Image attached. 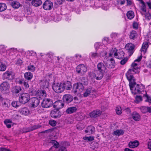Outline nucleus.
Listing matches in <instances>:
<instances>
[{
	"label": "nucleus",
	"instance_id": "f257e3e1",
	"mask_svg": "<svg viewBox=\"0 0 151 151\" xmlns=\"http://www.w3.org/2000/svg\"><path fill=\"white\" fill-rule=\"evenodd\" d=\"M124 53L122 50H120L117 51L116 48H112L109 54L110 57L114 55L116 58L120 59L124 57Z\"/></svg>",
	"mask_w": 151,
	"mask_h": 151
},
{
	"label": "nucleus",
	"instance_id": "f03ea898",
	"mask_svg": "<svg viewBox=\"0 0 151 151\" xmlns=\"http://www.w3.org/2000/svg\"><path fill=\"white\" fill-rule=\"evenodd\" d=\"M131 69H129L126 74V76L129 82V86L130 88H132L133 85L136 84L134 78L133 76V72H131Z\"/></svg>",
	"mask_w": 151,
	"mask_h": 151
},
{
	"label": "nucleus",
	"instance_id": "7ed1b4c3",
	"mask_svg": "<svg viewBox=\"0 0 151 151\" xmlns=\"http://www.w3.org/2000/svg\"><path fill=\"white\" fill-rule=\"evenodd\" d=\"M142 56L140 55L137 59H136L134 62L132 63L131 65V68L129 69L132 70L131 72L134 73H137L140 71V69L138 67V64L135 63L137 61L139 62L142 58Z\"/></svg>",
	"mask_w": 151,
	"mask_h": 151
},
{
	"label": "nucleus",
	"instance_id": "20e7f679",
	"mask_svg": "<svg viewBox=\"0 0 151 151\" xmlns=\"http://www.w3.org/2000/svg\"><path fill=\"white\" fill-rule=\"evenodd\" d=\"M84 87L81 83H77L73 85L72 91L74 93H80L84 90Z\"/></svg>",
	"mask_w": 151,
	"mask_h": 151
},
{
	"label": "nucleus",
	"instance_id": "39448f33",
	"mask_svg": "<svg viewBox=\"0 0 151 151\" xmlns=\"http://www.w3.org/2000/svg\"><path fill=\"white\" fill-rule=\"evenodd\" d=\"M10 84L7 81H4L0 85V91L3 93H7L9 91Z\"/></svg>",
	"mask_w": 151,
	"mask_h": 151
},
{
	"label": "nucleus",
	"instance_id": "423d86ee",
	"mask_svg": "<svg viewBox=\"0 0 151 151\" xmlns=\"http://www.w3.org/2000/svg\"><path fill=\"white\" fill-rule=\"evenodd\" d=\"M30 98V95L28 94L23 93L20 95L19 101L20 102L25 104L29 101Z\"/></svg>",
	"mask_w": 151,
	"mask_h": 151
},
{
	"label": "nucleus",
	"instance_id": "0eeeda50",
	"mask_svg": "<svg viewBox=\"0 0 151 151\" xmlns=\"http://www.w3.org/2000/svg\"><path fill=\"white\" fill-rule=\"evenodd\" d=\"M104 73L97 70L95 73H91L89 75L91 78H96L97 80H100L103 78Z\"/></svg>",
	"mask_w": 151,
	"mask_h": 151
},
{
	"label": "nucleus",
	"instance_id": "6e6552de",
	"mask_svg": "<svg viewBox=\"0 0 151 151\" xmlns=\"http://www.w3.org/2000/svg\"><path fill=\"white\" fill-rule=\"evenodd\" d=\"M3 76L4 79L12 80L14 78L15 74L12 71L7 70L3 74Z\"/></svg>",
	"mask_w": 151,
	"mask_h": 151
},
{
	"label": "nucleus",
	"instance_id": "1a4fd4ad",
	"mask_svg": "<svg viewBox=\"0 0 151 151\" xmlns=\"http://www.w3.org/2000/svg\"><path fill=\"white\" fill-rule=\"evenodd\" d=\"M40 99L36 97H34L30 99L29 105L32 108L37 107L40 103Z\"/></svg>",
	"mask_w": 151,
	"mask_h": 151
},
{
	"label": "nucleus",
	"instance_id": "9d476101",
	"mask_svg": "<svg viewBox=\"0 0 151 151\" xmlns=\"http://www.w3.org/2000/svg\"><path fill=\"white\" fill-rule=\"evenodd\" d=\"M141 86L138 85H133L132 88H130L132 93L133 94L137 93H140L142 92V90L141 88Z\"/></svg>",
	"mask_w": 151,
	"mask_h": 151
},
{
	"label": "nucleus",
	"instance_id": "9b49d317",
	"mask_svg": "<svg viewBox=\"0 0 151 151\" xmlns=\"http://www.w3.org/2000/svg\"><path fill=\"white\" fill-rule=\"evenodd\" d=\"M52 102L50 99H44L42 102V106L43 108H47L52 106Z\"/></svg>",
	"mask_w": 151,
	"mask_h": 151
},
{
	"label": "nucleus",
	"instance_id": "f8f14e48",
	"mask_svg": "<svg viewBox=\"0 0 151 151\" xmlns=\"http://www.w3.org/2000/svg\"><path fill=\"white\" fill-rule=\"evenodd\" d=\"M53 6L52 3L50 1L46 0L43 3V7L45 10L51 9Z\"/></svg>",
	"mask_w": 151,
	"mask_h": 151
},
{
	"label": "nucleus",
	"instance_id": "ddd939ff",
	"mask_svg": "<svg viewBox=\"0 0 151 151\" xmlns=\"http://www.w3.org/2000/svg\"><path fill=\"white\" fill-rule=\"evenodd\" d=\"M76 71L78 73L82 74H84L87 71V68L83 64L78 65L76 68Z\"/></svg>",
	"mask_w": 151,
	"mask_h": 151
},
{
	"label": "nucleus",
	"instance_id": "4468645a",
	"mask_svg": "<svg viewBox=\"0 0 151 151\" xmlns=\"http://www.w3.org/2000/svg\"><path fill=\"white\" fill-rule=\"evenodd\" d=\"M134 46L133 44L131 43L127 44L126 46V49L128 50V52L129 53V55H131L134 52Z\"/></svg>",
	"mask_w": 151,
	"mask_h": 151
},
{
	"label": "nucleus",
	"instance_id": "2eb2a0df",
	"mask_svg": "<svg viewBox=\"0 0 151 151\" xmlns=\"http://www.w3.org/2000/svg\"><path fill=\"white\" fill-rule=\"evenodd\" d=\"M104 62L107 68H112L114 67L115 63L114 60L113 58H111L110 60H107L106 62Z\"/></svg>",
	"mask_w": 151,
	"mask_h": 151
},
{
	"label": "nucleus",
	"instance_id": "dca6fc26",
	"mask_svg": "<svg viewBox=\"0 0 151 151\" xmlns=\"http://www.w3.org/2000/svg\"><path fill=\"white\" fill-rule=\"evenodd\" d=\"M36 96L39 98L42 99L46 97V93L44 90H38L36 93Z\"/></svg>",
	"mask_w": 151,
	"mask_h": 151
},
{
	"label": "nucleus",
	"instance_id": "f3484780",
	"mask_svg": "<svg viewBox=\"0 0 151 151\" xmlns=\"http://www.w3.org/2000/svg\"><path fill=\"white\" fill-rule=\"evenodd\" d=\"M64 101L68 103L71 102L73 100V96L70 94H66L64 95L63 97Z\"/></svg>",
	"mask_w": 151,
	"mask_h": 151
},
{
	"label": "nucleus",
	"instance_id": "a211bd4d",
	"mask_svg": "<svg viewBox=\"0 0 151 151\" xmlns=\"http://www.w3.org/2000/svg\"><path fill=\"white\" fill-rule=\"evenodd\" d=\"M67 142H63L59 144L57 142V148L58 149V151H67V150L65 146Z\"/></svg>",
	"mask_w": 151,
	"mask_h": 151
},
{
	"label": "nucleus",
	"instance_id": "6ab92c4d",
	"mask_svg": "<svg viewBox=\"0 0 151 151\" xmlns=\"http://www.w3.org/2000/svg\"><path fill=\"white\" fill-rule=\"evenodd\" d=\"M141 112L145 114L147 112L151 113V107H147L146 106H141L139 107Z\"/></svg>",
	"mask_w": 151,
	"mask_h": 151
},
{
	"label": "nucleus",
	"instance_id": "aec40b11",
	"mask_svg": "<svg viewBox=\"0 0 151 151\" xmlns=\"http://www.w3.org/2000/svg\"><path fill=\"white\" fill-rule=\"evenodd\" d=\"M101 113V112L100 110H96L91 112L89 115L91 117H96L99 116Z\"/></svg>",
	"mask_w": 151,
	"mask_h": 151
},
{
	"label": "nucleus",
	"instance_id": "412c9836",
	"mask_svg": "<svg viewBox=\"0 0 151 151\" xmlns=\"http://www.w3.org/2000/svg\"><path fill=\"white\" fill-rule=\"evenodd\" d=\"M98 70L105 73L106 70V68L104 64L102 63H99L97 65Z\"/></svg>",
	"mask_w": 151,
	"mask_h": 151
},
{
	"label": "nucleus",
	"instance_id": "4be33fe9",
	"mask_svg": "<svg viewBox=\"0 0 151 151\" xmlns=\"http://www.w3.org/2000/svg\"><path fill=\"white\" fill-rule=\"evenodd\" d=\"M149 47L148 43L147 42H144L142 45L141 48V53L140 55L142 54H144L147 51V49Z\"/></svg>",
	"mask_w": 151,
	"mask_h": 151
},
{
	"label": "nucleus",
	"instance_id": "5701e85b",
	"mask_svg": "<svg viewBox=\"0 0 151 151\" xmlns=\"http://www.w3.org/2000/svg\"><path fill=\"white\" fill-rule=\"evenodd\" d=\"M132 118L135 121H138L140 119V114L136 111L133 112L132 114Z\"/></svg>",
	"mask_w": 151,
	"mask_h": 151
},
{
	"label": "nucleus",
	"instance_id": "b1692460",
	"mask_svg": "<svg viewBox=\"0 0 151 151\" xmlns=\"http://www.w3.org/2000/svg\"><path fill=\"white\" fill-rule=\"evenodd\" d=\"M65 89V85L63 83H57V93H61Z\"/></svg>",
	"mask_w": 151,
	"mask_h": 151
},
{
	"label": "nucleus",
	"instance_id": "393cba45",
	"mask_svg": "<svg viewBox=\"0 0 151 151\" xmlns=\"http://www.w3.org/2000/svg\"><path fill=\"white\" fill-rule=\"evenodd\" d=\"M94 93H95V92L94 90L91 89L90 88H88L84 93L83 96L84 97H87L90 94L93 95L94 94Z\"/></svg>",
	"mask_w": 151,
	"mask_h": 151
},
{
	"label": "nucleus",
	"instance_id": "a878e982",
	"mask_svg": "<svg viewBox=\"0 0 151 151\" xmlns=\"http://www.w3.org/2000/svg\"><path fill=\"white\" fill-rule=\"evenodd\" d=\"M95 130V129L93 127L90 126L87 127L86 129L85 130V132L86 133H88V134H90L94 132Z\"/></svg>",
	"mask_w": 151,
	"mask_h": 151
},
{
	"label": "nucleus",
	"instance_id": "bb28decb",
	"mask_svg": "<svg viewBox=\"0 0 151 151\" xmlns=\"http://www.w3.org/2000/svg\"><path fill=\"white\" fill-rule=\"evenodd\" d=\"M20 113L25 115H27L30 113V111L27 107H24L22 108L19 110Z\"/></svg>",
	"mask_w": 151,
	"mask_h": 151
},
{
	"label": "nucleus",
	"instance_id": "cd10ccee",
	"mask_svg": "<svg viewBox=\"0 0 151 151\" xmlns=\"http://www.w3.org/2000/svg\"><path fill=\"white\" fill-rule=\"evenodd\" d=\"M139 145L138 141L135 140L133 142H130L129 144V146L130 148H134L137 147Z\"/></svg>",
	"mask_w": 151,
	"mask_h": 151
},
{
	"label": "nucleus",
	"instance_id": "c85d7f7f",
	"mask_svg": "<svg viewBox=\"0 0 151 151\" xmlns=\"http://www.w3.org/2000/svg\"><path fill=\"white\" fill-rule=\"evenodd\" d=\"M31 3L33 6L37 7L41 5L42 2L41 0H32Z\"/></svg>",
	"mask_w": 151,
	"mask_h": 151
},
{
	"label": "nucleus",
	"instance_id": "c756f323",
	"mask_svg": "<svg viewBox=\"0 0 151 151\" xmlns=\"http://www.w3.org/2000/svg\"><path fill=\"white\" fill-rule=\"evenodd\" d=\"M53 106L55 109L51 111L50 113V115L52 117L56 118H57V106L54 105H53Z\"/></svg>",
	"mask_w": 151,
	"mask_h": 151
},
{
	"label": "nucleus",
	"instance_id": "7c9ffc66",
	"mask_svg": "<svg viewBox=\"0 0 151 151\" xmlns=\"http://www.w3.org/2000/svg\"><path fill=\"white\" fill-rule=\"evenodd\" d=\"M41 85H42L43 87L44 88H47L49 86V81L46 79H44L42 81H41Z\"/></svg>",
	"mask_w": 151,
	"mask_h": 151
},
{
	"label": "nucleus",
	"instance_id": "2f4dec72",
	"mask_svg": "<svg viewBox=\"0 0 151 151\" xmlns=\"http://www.w3.org/2000/svg\"><path fill=\"white\" fill-rule=\"evenodd\" d=\"M77 110L75 107H72L68 108L66 111V112L68 114H71L75 112Z\"/></svg>",
	"mask_w": 151,
	"mask_h": 151
},
{
	"label": "nucleus",
	"instance_id": "473e14b6",
	"mask_svg": "<svg viewBox=\"0 0 151 151\" xmlns=\"http://www.w3.org/2000/svg\"><path fill=\"white\" fill-rule=\"evenodd\" d=\"M21 90L22 88L20 86H16L13 87L12 91L13 93L16 94L19 93Z\"/></svg>",
	"mask_w": 151,
	"mask_h": 151
},
{
	"label": "nucleus",
	"instance_id": "72a5a7b5",
	"mask_svg": "<svg viewBox=\"0 0 151 151\" xmlns=\"http://www.w3.org/2000/svg\"><path fill=\"white\" fill-rule=\"evenodd\" d=\"M24 76L25 79L29 80L32 78L33 74L30 72H26L24 73Z\"/></svg>",
	"mask_w": 151,
	"mask_h": 151
},
{
	"label": "nucleus",
	"instance_id": "f704fd0d",
	"mask_svg": "<svg viewBox=\"0 0 151 151\" xmlns=\"http://www.w3.org/2000/svg\"><path fill=\"white\" fill-rule=\"evenodd\" d=\"M127 16L129 19H131L134 17V12L132 11H129L127 14Z\"/></svg>",
	"mask_w": 151,
	"mask_h": 151
},
{
	"label": "nucleus",
	"instance_id": "c9c22d12",
	"mask_svg": "<svg viewBox=\"0 0 151 151\" xmlns=\"http://www.w3.org/2000/svg\"><path fill=\"white\" fill-rule=\"evenodd\" d=\"M124 133V132L122 130H117L114 132L113 134L114 135L119 136L122 135Z\"/></svg>",
	"mask_w": 151,
	"mask_h": 151
},
{
	"label": "nucleus",
	"instance_id": "e433bc0d",
	"mask_svg": "<svg viewBox=\"0 0 151 151\" xmlns=\"http://www.w3.org/2000/svg\"><path fill=\"white\" fill-rule=\"evenodd\" d=\"M11 5L14 8L17 9L19 7L20 4L19 2L15 1L12 2Z\"/></svg>",
	"mask_w": 151,
	"mask_h": 151
},
{
	"label": "nucleus",
	"instance_id": "4c0bfd02",
	"mask_svg": "<svg viewBox=\"0 0 151 151\" xmlns=\"http://www.w3.org/2000/svg\"><path fill=\"white\" fill-rule=\"evenodd\" d=\"M90 56L93 58H96L100 57L99 53L97 51L96 52H91L90 54Z\"/></svg>",
	"mask_w": 151,
	"mask_h": 151
},
{
	"label": "nucleus",
	"instance_id": "58836bf2",
	"mask_svg": "<svg viewBox=\"0 0 151 151\" xmlns=\"http://www.w3.org/2000/svg\"><path fill=\"white\" fill-rule=\"evenodd\" d=\"M45 57L46 59L45 60V61H48L49 62H51L53 58L52 55L48 53L45 55Z\"/></svg>",
	"mask_w": 151,
	"mask_h": 151
},
{
	"label": "nucleus",
	"instance_id": "ea45409f",
	"mask_svg": "<svg viewBox=\"0 0 151 151\" xmlns=\"http://www.w3.org/2000/svg\"><path fill=\"white\" fill-rule=\"evenodd\" d=\"M137 34L136 31H132L130 33L129 37L131 39L134 40L137 36Z\"/></svg>",
	"mask_w": 151,
	"mask_h": 151
},
{
	"label": "nucleus",
	"instance_id": "a19ab883",
	"mask_svg": "<svg viewBox=\"0 0 151 151\" xmlns=\"http://www.w3.org/2000/svg\"><path fill=\"white\" fill-rule=\"evenodd\" d=\"M4 122L8 128H10L11 127V126L10 124L12 123V121L11 120L6 119L4 120Z\"/></svg>",
	"mask_w": 151,
	"mask_h": 151
},
{
	"label": "nucleus",
	"instance_id": "79ce46f5",
	"mask_svg": "<svg viewBox=\"0 0 151 151\" xmlns=\"http://www.w3.org/2000/svg\"><path fill=\"white\" fill-rule=\"evenodd\" d=\"M99 52V55H100V57L101 56L104 57L106 55V50L103 49H100L98 51Z\"/></svg>",
	"mask_w": 151,
	"mask_h": 151
},
{
	"label": "nucleus",
	"instance_id": "37998d69",
	"mask_svg": "<svg viewBox=\"0 0 151 151\" xmlns=\"http://www.w3.org/2000/svg\"><path fill=\"white\" fill-rule=\"evenodd\" d=\"M7 8L6 4L4 3H0V12L5 10Z\"/></svg>",
	"mask_w": 151,
	"mask_h": 151
},
{
	"label": "nucleus",
	"instance_id": "c03bdc74",
	"mask_svg": "<svg viewBox=\"0 0 151 151\" xmlns=\"http://www.w3.org/2000/svg\"><path fill=\"white\" fill-rule=\"evenodd\" d=\"M83 139L87 142H91L94 139V137L93 136H90L89 137H84Z\"/></svg>",
	"mask_w": 151,
	"mask_h": 151
},
{
	"label": "nucleus",
	"instance_id": "a18cd8bd",
	"mask_svg": "<svg viewBox=\"0 0 151 151\" xmlns=\"http://www.w3.org/2000/svg\"><path fill=\"white\" fill-rule=\"evenodd\" d=\"M142 14L146 19H150L151 18V14L148 12H146L145 13H142Z\"/></svg>",
	"mask_w": 151,
	"mask_h": 151
},
{
	"label": "nucleus",
	"instance_id": "49530a36",
	"mask_svg": "<svg viewBox=\"0 0 151 151\" xmlns=\"http://www.w3.org/2000/svg\"><path fill=\"white\" fill-rule=\"evenodd\" d=\"M6 65L5 64L1 63L0 65V71H4L6 70Z\"/></svg>",
	"mask_w": 151,
	"mask_h": 151
},
{
	"label": "nucleus",
	"instance_id": "de8ad7c7",
	"mask_svg": "<svg viewBox=\"0 0 151 151\" xmlns=\"http://www.w3.org/2000/svg\"><path fill=\"white\" fill-rule=\"evenodd\" d=\"M141 3L142 4V6H141V9L142 10V13H145L146 12V6L145 4V3L143 1H142Z\"/></svg>",
	"mask_w": 151,
	"mask_h": 151
},
{
	"label": "nucleus",
	"instance_id": "09e8293b",
	"mask_svg": "<svg viewBox=\"0 0 151 151\" xmlns=\"http://www.w3.org/2000/svg\"><path fill=\"white\" fill-rule=\"evenodd\" d=\"M35 69V67L33 65H30L27 66L28 70L32 72H34Z\"/></svg>",
	"mask_w": 151,
	"mask_h": 151
},
{
	"label": "nucleus",
	"instance_id": "8fccbe9b",
	"mask_svg": "<svg viewBox=\"0 0 151 151\" xmlns=\"http://www.w3.org/2000/svg\"><path fill=\"white\" fill-rule=\"evenodd\" d=\"M121 107L120 106H117L116 109V114L118 115H120L122 113Z\"/></svg>",
	"mask_w": 151,
	"mask_h": 151
},
{
	"label": "nucleus",
	"instance_id": "3c124183",
	"mask_svg": "<svg viewBox=\"0 0 151 151\" xmlns=\"http://www.w3.org/2000/svg\"><path fill=\"white\" fill-rule=\"evenodd\" d=\"M8 101L7 99H3L2 101V104L5 107H7L8 106Z\"/></svg>",
	"mask_w": 151,
	"mask_h": 151
},
{
	"label": "nucleus",
	"instance_id": "603ef678",
	"mask_svg": "<svg viewBox=\"0 0 151 151\" xmlns=\"http://www.w3.org/2000/svg\"><path fill=\"white\" fill-rule=\"evenodd\" d=\"M41 126L39 124L35 125L32 126L31 127L32 131L38 129L41 127Z\"/></svg>",
	"mask_w": 151,
	"mask_h": 151
},
{
	"label": "nucleus",
	"instance_id": "864d4df0",
	"mask_svg": "<svg viewBox=\"0 0 151 151\" xmlns=\"http://www.w3.org/2000/svg\"><path fill=\"white\" fill-rule=\"evenodd\" d=\"M102 44L101 43H96L94 44V47L96 50L97 49L99 48V50L101 49L100 48L101 47Z\"/></svg>",
	"mask_w": 151,
	"mask_h": 151
},
{
	"label": "nucleus",
	"instance_id": "5fc2aeb1",
	"mask_svg": "<svg viewBox=\"0 0 151 151\" xmlns=\"http://www.w3.org/2000/svg\"><path fill=\"white\" fill-rule=\"evenodd\" d=\"M52 87L54 91L57 93V83L55 81L53 83Z\"/></svg>",
	"mask_w": 151,
	"mask_h": 151
},
{
	"label": "nucleus",
	"instance_id": "6e6d98bb",
	"mask_svg": "<svg viewBox=\"0 0 151 151\" xmlns=\"http://www.w3.org/2000/svg\"><path fill=\"white\" fill-rule=\"evenodd\" d=\"M142 100V98L140 96H137L136 97L135 102L138 103Z\"/></svg>",
	"mask_w": 151,
	"mask_h": 151
},
{
	"label": "nucleus",
	"instance_id": "4d7b16f0",
	"mask_svg": "<svg viewBox=\"0 0 151 151\" xmlns=\"http://www.w3.org/2000/svg\"><path fill=\"white\" fill-rule=\"evenodd\" d=\"M49 124L52 126H55L56 125V122L55 121L51 120L49 121Z\"/></svg>",
	"mask_w": 151,
	"mask_h": 151
},
{
	"label": "nucleus",
	"instance_id": "13d9d810",
	"mask_svg": "<svg viewBox=\"0 0 151 151\" xmlns=\"http://www.w3.org/2000/svg\"><path fill=\"white\" fill-rule=\"evenodd\" d=\"M66 84H68V86L67 87L66 84H65V87L67 90H69L71 88V85L70 82L69 81H67V82Z\"/></svg>",
	"mask_w": 151,
	"mask_h": 151
},
{
	"label": "nucleus",
	"instance_id": "bf43d9fd",
	"mask_svg": "<svg viewBox=\"0 0 151 151\" xmlns=\"http://www.w3.org/2000/svg\"><path fill=\"white\" fill-rule=\"evenodd\" d=\"M23 131L24 132L26 133L32 131V130L30 127L27 128H23Z\"/></svg>",
	"mask_w": 151,
	"mask_h": 151
},
{
	"label": "nucleus",
	"instance_id": "052dcab7",
	"mask_svg": "<svg viewBox=\"0 0 151 151\" xmlns=\"http://www.w3.org/2000/svg\"><path fill=\"white\" fill-rule=\"evenodd\" d=\"M12 105L14 107H17L19 105L18 104V102L17 101H13L12 103Z\"/></svg>",
	"mask_w": 151,
	"mask_h": 151
},
{
	"label": "nucleus",
	"instance_id": "680f3d73",
	"mask_svg": "<svg viewBox=\"0 0 151 151\" xmlns=\"http://www.w3.org/2000/svg\"><path fill=\"white\" fill-rule=\"evenodd\" d=\"M127 61V58H125L124 59L120 61V64L122 65H124Z\"/></svg>",
	"mask_w": 151,
	"mask_h": 151
},
{
	"label": "nucleus",
	"instance_id": "e2e57ef3",
	"mask_svg": "<svg viewBox=\"0 0 151 151\" xmlns=\"http://www.w3.org/2000/svg\"><path fill=\"white\" fill-rule=\"evenodd\" d=\"M22 63V61L21 59H18L16 62V64L18 65H21Z\"/></svg>",
	"mask_w": 151,
	"mask_h": 151
},
{
	"label": "nucleus",
	"instance_id": "0e129e2a",
	"mask_svg": "<svg viewBox=\"0 0 151 151\" xmlns=\"http://www.w3.org/2000/svg\"><path fill=\"white\" fill-rule=\"evenodd\" d=\"M146 97V99L145 100L146 102H147L149 103H151V98L150 97L148 96L147 95L145 96Z\"/></svg>",
	"mask_w": 151,
	"mask_h": 151
},
{
	"label": "nucleus",
	"instance_id": "69168bd1",
	"mask_svg": "<svg viewBox=\"0 0 151 151\" xmlns=\"http://www.w3.org/2000/svg\"><path fill=\"white\" fill-rule=\"evenodd\" d=\"M111 37L112 39H115L117 37V34L116 33H112L111 35Z\"/></svg>",
	"mask_w": 151,
	"mask_h": 151
},
{
	"label": "nucleus",
	"instance_id": "338daca9",
	"mask_svg": "<svg viewBox=\"0 0 151 151\" xmlns=\"http://www.w3.org/2000/svg\"><path fill=\"white\" fill-rule=\"evenodd\" d=\"M50 142L54 144L53 146V147H55V148H57V141L54 140H51Z\"/></svg>",
	"mask_w": 151,
	"mask_h": 151
},
{
	"label": "nucleus",
	"instance_id": "774afa93",
	"mask_svg": "<svg viewBox=\"0 0 151 151\" xmlns=\"http://www.w3.org/2000/svg\"><path fill=\"white\" fill-rule=\"evenodd\" d=\"M126 0H117L118 3L121 5L124 4Z\"/></svg>",
	"mask_w": 151,
	"mask_h": 151
}]
</instances>
